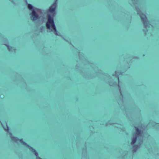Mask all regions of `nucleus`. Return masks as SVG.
Here are the masks:
<instances>
[{
	"mask_svg": "<svg viewBox=\"0 0 159 159\" xmlns=\"http://www.w3.org/2000/svg\"><path fill=\"white\" fill-rule=\"evenodd\" d=\"M137 14L140 16L141 20L143 22L144 27L146 28L148 27L149 26V25H150V24H149L146 15L141 11L138 12Z\"/></svg>",
	"mask_w": 159,
	"mask_h": 159,
	"instance_id": "obj_2",
	"label": "nucleus"
},
{
	"mask_svg": "<svg viewBox=\"0 0 159 159\" xmlns=\"http://www.w3.org/2000/svg\"><path fill=\"white\" fill-rule=\"evenodd\" d=\"M31 18L33 20H37L38 17V15L36 13L34 10L32 11V13L30 14Z\"/></svg>",
	"mask_w": 159,
	"mask_h": 159,
	"instance_id": "obj_4",
	"label": "nucleus"
},
{
	"mask_svg": "<svg viewBox=\"0 0 159 159\" xmlns=\"http://www.w3.org/2000/svg\"><path fill=\"white\" fill-rule=\"evenodd\" d=\"M48 20L46 23V27L48 29H50V25H51L52 29L54 31L56 32L55 34L56 35L60 36L58 34L57 32L55 26L53 18L50 15L48 16Z\"/></svg>",
	"mask_w": 159,
	"mask_h": 159,
	"instance_id": "obj_1",
	"label": "nucleus"
},
{
	"mask_svg": "<svg viewBox=\"0 0 159 159\" xmlns=\"http://www.w3.org/2000/svg\"><path fill=\"white\" fill-rule=\"evenodd\" d=\"M119 73L117 71H115V73L114 74H113L112 75L113 76H115L117 79L118 81V83H119Z\"/></svg>",
	"mask_w": 159,
	"mask_h": 159,
	"instance_id": "obj_6",
	"label": "nucleus"
},
{
	"mask_svg": "<svg viewBox=\"0 0 159 159\" xmlns=\"http://www.w3.org/2000/svg\"><path fill=\"white\" fill-rule=\"evenodd\" d=\"M28 7L29 9L30 10L32 9L33 8V6L30 4H28Z\"/></svg>",
	"mask_w": 159,
	"mask_h": 159,
	"instance_id": "obj_8",
	"label": "nucleus"
},
{
	"mask_svg": "<svg viewBox=\"0 0 159 159\" xmlns=\"http://www.w3.org/2000/svg\"><path fill=\"white\" fill-rule=\"evenodd\" d=\"M9 134H10V135H11L12 134H11V133H9Z\"/></svg>",
	"mask_w": 159,
	"mask_h": 159,
	"instance_id": "obj_10",
	"label": "nucleus"
},
{
	"mask_svg": "<svg viewBox=\"0 0 159 159\" xmlns=\"http://www.w3.org/2000/svg\"><path fill=\"white\" fill-rule=\"evenodd\" d=\"M135 128L136 131V133L134 135V136L132 139L131 142V144H133L135 143L136 141L137 137L138 136H140L141 135V131L139 128L137 127H135Z\"/></svg>",
	"mask_w": 159,
	"mask_h": 159,
	"instance_id": "obj_3",
	"label": "nucleus"
},
{
	"mask_svg": "<svg viewBox=\"0 0 159 159\" xmlns=\"http://www.w3.org/2000/svg\"><path fill=\"white\" fill-rule=\"evenodd\" d=\"M5 123L6 125V127L4 126L3 124H2L1 122V124L2 126L3 127V128L6 131V132H8L9 131V129L8 127V126L7 125V122L5 121Z\"/></svg>",
	"mask_w": 159,
	"mask_h": 159,
	"instance_id": "obj_5",
	"label": "nucleus"
},
{
	"mask_svg": "<svg viewBox=\"0 0 159 159\" xmlns=\"http://www.w3.org/2000/svg\"><path fill=\"white\" fill-rule=\"evenodd\" d=\"M55 7H53L52 6H51L49 9V11L50 12H53L55 11Z\"/></svg>",
	"mask_w": 159,
	"mask_h": 159,
	"instance_id": "obj_7",
	"label": "nucleus"
},
{
	"mask_svg": "<svg viewBox=\"0 0 159 159\" xmlns=\"http://www.w3.org/2000/svg\"><path fill=\"white\" fill-rule=\"evenodd\" d=\"M5 45L6 46H7V48L8 50L10 51L11 50V49H12V47L8 45L5 44Z\"/></svg>",
	"mask_w": 159,
	"mask_h": 159,
	"instance_id": "obj_9",
	"label": "nucleus"
}]
</instances>
